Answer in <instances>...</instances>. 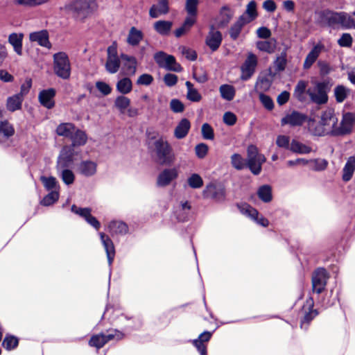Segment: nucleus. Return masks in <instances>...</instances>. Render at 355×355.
I'll return each mask as SVG.
<instances>
[{
  "mask_svg": "<svg viewBox=\"0 0 355 355\" xmlns=\"http://www.w3.org/2000/svg\"><path fill=\"white\" fill-rule=\"evenodd\" d=\"M338 122V119L334 111L328 108L322 112L319 121L315 119L308 121V130L314 136H337Z\"/></svg>",
  "mask_w": 355,
  "mask_h": 355,
  "instance_id": "nucleus-1",
  "label": "nucleus"
},
{
  "mask_svg": "<svg viewBox=\"0 0 355 355\" xmlns=\"http://www.w3.org/2000/svg\"><path fill=\"white\" fill-rule=\"evenodd\" d=\"M97 9L96 0H75L66 6V10L80 21L90 17Z\"/></svg>",
  "mask_w": 355,
  "mask_h": 355,
  "instance_id": "nucleus-2",
  "label": "nucleus"
},
{
  "mask_svg": "<svg viewBox=\"0 0 355 355\" xmlns=\"http://www.w3.org/2000/svg\"><path fill=\"white\" fill-rule=\"evenodd\" d=\"M154 152L156 161L161 165H171L175 160V155L169 143L163 138L154 142Z\"/></svg>",
  "mask_w": 355,
  "mask_h": 355,
  "instance_id": "nucleus-3",
  "label": "nucleus"
},
{
  "mask_svg": "<svg viewBox=\"0 0 355 355\" xmlns=\"http://www.w3.org/2000/svg\"><path fill=\"white\" fill-rule=\"evenodd\" d=\"M266 161L265 155L260 153L255 146L250 145L248 146L247 149L246 167L249 168L252 174L255 175H259L262 170V165Z\"/></svg>",
  "mask_w": 355,
  "mask_h": 355,
  "instance_id": "nucleus-4",
  "label": "nucleus"
},
{
  "mask_svg": "<svg viewBox=\"0 0 355 355\" xmlns=\"http://www.w3.org/2000/svg\"><path fill=\"white\" fill-rule=\"evenodd\" d=\"M53 71L60 78L67 80L71 75V64L68 55L64 52L53 55Z\"/></svg>",
  "mask_w": 355,
  "mask_h": 355,
  "instance_id": "nucleus-5",
  "label": "nucleus"
},
{
  "mask_svg": "<svg viewBox=\"0 0 355 355\" xmlns=\"http://www.w3.org/2000/svg\"><path fill=\"white\" fill-rule=\"evenodd\" d=\"M328 83L315 82V87L309 88L306 92L311 101L318 105L325 104L328 101Z\"/></svg>",
  "mask_w": 355,
  "mask_h": 355,
  "instance_id": "nucleus-6",
  "label": "nucleus"
},
{
  "mask_svg": "<svg viewBox=\"0 0 355 355\" xmlns=\"http://www.w3.org/2000/svg\"><path fill=\"white\" fill-rule=\"evenodd\" d=\"M156 63L161 68L168 71L180 72L182 70L180 64L177 63L174 56L168 55L163 51H159L154 55Z\"/></svg>",
  "mask_w": 355,
  "mask_h": 355,
  "instance_id": "nucleus-7",
  "label": "nucleus"
},
{
  "mask_svg": "<svg viewBox=\"0 0 355 355\" xmlns=\"http://www.w3.org/2000/svg\"><path fill=\"white\" fill-rule=\"evenodd\" d=\"M71 161L70 156L64 157L62 155L58 157L57 162V170L58 172L64 182L67 185L72 184L75 180V175L72 171L67 169L68 163Z\"/></svg>",
  "mask_w": 355,
  "mask_h": 355,
  "instance_id": "nucleus-8",
  "label": "nucleus"
},
{
  "mask_svg": "<svg viewBox=\"0 0 355 355\" xmlns=\"http://www.w3.org/2000/svg\"><path fill=\"white\" fill-rule=\"evenodd\" d=\"M123 337V333L118 330H112L111 333L107 334H99L92 336L89 341V345L91 347H94L97 349L103 347L107 342L112 339L121 340Z\"/></svg>",
  "mask_w": 355,
  "mask_h": 355,
  "instance_id": "nucleus-9",
  "label": "nucleus"
},
{
  "mask_svg": "<svg viewBox=\"0 0 355 355\" xmlns=\"http://www.w3.org/2000/svg\"><path fill=\"white\" fill-rule=\"evenodd\" d=\"M202 194L206 198H210L216 202H222L225 198V189L220 184L210 183L206 186Z\"/></svg>",
  "mask_w": 355,
  "mask_h": 355,
  "instance_id": "nucleus-10",
  "label": "nucleus"
},
{
  "mask_svg": "<svg viewBox=\"0 0 355 355\" xmlns=\"http://www.w3.org/2000/svg\"><path fill=\"white\" fill-rule=\"evenodd\" d=\"M329 275L324 268L317 269L312 276L313 290L317 293H322L326 286Z\"/></svg>",
  "mask_w": 355,
  "mask_h": 355,
  "instance_id": "nucleus-11",
  "label": "nucleus"
},
{
  "mask_svg": "<svg viewBox=\"0 0 355 355\" xmlns=\"http://www.w3.org/2000/svg\"><path fill=\"white\" fill-rule=\"evenodd\" d=\"M355 123V114L346 112L343 115L340 123H337V136L349 134Z\"/></svg>",
  "mask_w": 355,
  "mask_h": 355,
  "instance_id": "nucleus-12",
  "label": "nucleus"
},
{
  "mask_svg": "<svg viewBox=\"0 0 355 355\" xmlns=\"http://www.w3.org/2000/svg\"><path fill=\"white\" fill-rule=\"evenodd\" d=\"M120 67V60L117 55L116 48L110 46L107 48V58L105 63V69L110 73H115Z\"/></svg>",
  "mask_w": 355,
  "mask_h": 355,
  "instance_id": "nucleus-13",
  "label": "nucleus"
},
{
  "mask_svg": "<svg viewBox=\"0 0 355 355\" xmlns=\"http://www.w3.org/2000/svg\"><path fill=\"white\" fill-rule=\"evenodd\" d=\"M239 209L243 215L250 218L257 224L263 227H267L268 225L269 222L268 219L263 216L259 217L258 211L250 205L248 204H242L239 205Z\"/></svg>",
  "mask_w": 355,
  "mask_h": 355,
  "instance_id": "nucleus-14",
  "label": "nucleus"
},
{
  "mask_svg": "<svg viewBox=\"0 0 355 355\" xmlns=\"http://www.w3.org/2000/svg\"><path fill=\"white\" fill-rule=\"evenodd\" d=\"M257 64V56L254 54L250 53L241 67L242 74L241 78L243 80H248L254 73Z\"/></svg>",
  "mask_w": 355,
  "mask_h": 355,
  "instance_id": "nucleus-15",
  "label": "nucleus"
},
{
  "mask_svg": "<svg viewBox=\"0 0 355 355\" xmlns=\"http://www.w3.org/2000/svg\"><path fill=\"white\" fill-rule=\"evenodd\" d=\"M178 170L176 168H165L157 176V185L164 187L178 177Z\"/></svg>",
  "mask_w": 355,
  "mask_h": 355,
  "instance_id": "nucleus-16",
  "label": "nucleus"
},
{
  "mask_svg": "<svg viewBox=\"0 0 355 355\" xmlns=\"http://www.w3.org/2000/svg\"><path fill=\"white\" fill-rule=\"evenodd\" d=\"M222 34L219 31L215 29L212 25L205 39V44L211 50L216 51L218 50L222 43Z\"/></svg>",
  "mask_w": 355,
  "mask_h": 355,
  "instance_id": "nucleus-17",
  "label": "nucleus"
},
{
  "mask_svg": "<svg viewBox=\"0 0 355 355\" xmlns=\"http://www.w3.org/2000/svg\"><path fill=\"white\" fill-rule=\"evenodd\" d=\"M71 211L83 217L95 230H98L101 227L99 221L91 214V209L89 208H80L73 205L71 207Z\"/></svg>",
  "mask_w": 355,
  "mask_h": 355,
  "instance_id": "nucleus-18",
  "label": "nucleus"
},
{
  "mask_svg": "<svg viewBox=\"0 0 355 355\" xmlns=\"http://www.w3.org/2000/svg\"><path fill=\"white\" fill-rule=\"evenodd\" d=\"M306 120V115L297 111L287 114L281 120L282 125L300 126Z\"/></svg>",
  "mask_w": 355,
  "mask_h": 355,
  "instance_id": "nucleus-19",
  "label": "nucleus"
},
{
  "mask_svg": "<svg viewBox=\"0 0 355 355\" xmlns=\"http://www.w3.org/2000/svg\"><path fill=\"white\" fill-rule=\"evenodd\" d=\"M324 45L321 42L315 44L305 58L303 63L304 69H310L317 60L320 53L324 51Z\"/></svg>",
  "mask_w": 355,
  "mask_h": 355,
  "instance_id": "nucleus-20",
  "label": "nucleus"
},
{
  "mask_svg": "<svg viewBox=\"0 0 355 355\" xmlns=\"http://www.w3.org/2000/svg\"><path fill=\"white\" fill-rule=\"evenodd\" d=\"M29 40L32 42H37L41 46L47 49L51 47V44L49 40V33L46 30L31 33Z\"/></svg>",
  "mask_w": 355,
  "mask_h": 355,
  "instance_id": "nucleus-21",
  "label": "nucleus"
},
{
  "mask_svg": "<svg viewBox=\"0 0 355 355\" xmlns=\"http://www.w3.org/2000/svg\"><path fill=\"white\" fill-rule=\"evenodd\" d=\"M101 241L105 248L109 266L112 264L115 256V249L112 241L104 233H99Z\"/></svg>",
  "mask_w": 355,
  "mask_h": 355,
  "instance_id": "nucleus-22",
  "label": "nucleus"
},
{
  "mask_svg": "<svg viewBox=\"0 0 355 355\" xmlns=\"http://www.w3.org/2000/svg\"><path fill=\"white\" fill-rule=\"evenodd\" d=\"M55 95V90L53 88L42 90L40 92L38 96L40 103L47 109H51L55 105L53 100Z\"/></svg>",
  "mask_w": 355,
  "mask_h": 355,
  "instance_id": "nucleus-23",
  "label": "nucleus"
},
{
  "mask_svg": "<svg viewBox=\"0 0 355 355\" xmlns=\"http://www.w3.org/2000/svg\"><path fill=\"white\" fill-rule=\"evenodd\" d=\"M169 11L168 1L166 0H158L157 4L151 6L149 15L152 18H157L160 15H166Z\"/></svg>",
  "mask_w": 355,
  "mask_h": 355,
  "instance_id": "nucleus-24",
  "label": "nucleus"
},
{
  "mask_svg": "<svg viewBox=\"0 0 355 355\" xmlns=\"http://www.w3.org/2000/svg\"><path fill=\"white\" fill-rule=\"evenodd\" d=\"M24 35L22 33H12L8 35V42L14 51L19 55L22 54V42Z\"/></svg>",
  "mask_w": 355,
  "mask_h": 355,
  "instance_id": "nucleus-25",
  "label": "nucleus"
},
{
  "mask_svg": "<svg viewBox=\"0 0 355 355\" xmlns=\"http://www.w3.org/2000/svg\"><path fill=\"white\" fill-rule=\"evenodd\" d=\"M355 172V156H350L347 158L342 170V180L344 182H349L353 177Z\"/></svg>",
  "mask_w": 355,
  "mask_h": 355,
  "instance_id": "nucleus-26",
  "label": "nucleus"
},
{
  "mask_svg": "<svg viewBox=\"0 0 355 355\" xmlns=\"http://www.w3.org/2000/svg\"><path fill=\"white\" fill-rule=\"evenodd\" d=\"M191 206L189 201H181L176 207L175 214L179 221L187 220L191 214Z\"/></svg>",
  "mask_w": 355,
  "mask_h": 355,
  "instance_id": "nucleus-27",
  "label": "nucleus"
},
{
  "mask_svg": "<svg viewBox=\"0 0 355 355\" xmlns=\"http://www.w3.org/2000/svg\"><path fill=\"white\" fill-rule=\"evenodd\" d=\"M211 337V333L207 331L202 332L197 339L193 340V345L197 348L201 355L207 354V347L204 344L208 342Z\"/></svg>",
  "mask_w": 355,
  "mask_h": 355,
  "instance_id": "nucleus-28",
  "label": "nucleus"
},
{
  "mask_svg": "<svg viewBox=\"0 0 355 355\" xmlns=\"http://www.w3.org/2000/svg\"><path fill=\"white\" fill-rule=\"evenodd\" d=\"M97 165L92 161H83L78 167V172L86 177L94 175L96 173Z\"/></svg>",
  "mask_w": 355,
  "mask_h": 355,
  "instance_id": "nucleus-29",
  "label": "nucleus"
},
{
  "mask_svg": "<svg viewBox=\"0 0 355 355\" xmlns=\"http://www.w3.org/2000/svg\"><path fill=\"white\" fill-rule=\"evenodd\" d=\"M191 128V123L187 119H182L177 125L174 130V136L178 139L184 138Z\"/></svg>",
  "mask_w": 355,
  "mask_h": 355,
  "instance_id": "nucleus-30",
  "label": "nucleus"
},
{
  "mask_svg": "<svg viewBox=\"0 0 355 355\" xmlns=\"http://www.w3.org/2000/svg\"><path fill=\"white\" fill-rule=\"evenodd\" d=\"M24 98L21 94H15L7 99L6 108L10 112H15L21 108Z\"/></svg>",
  "mask_w": 355,
  "mask_h": 355,
  "instance_id": "nucleus-31",
  "label": "nucleus"
},
{
  "mask_svg": "<svg viewBox=\"0 0 355 355\" xmlns=\"http://www.w3.org/2000/svg\"><path fill=\"white\" fill-rule=\"evenodd\" d=\"M15 133V129L8 121L0 122V142H3L12 137Z\"/></svg>",
  "mask_w": 355,
  "mask_h": 355,
  "instance_id": "nucleus-32",
  "label": "nucleus"
},
{
  "mask_svg": "<svg viewBox=\"0 0 355 355\" xmlns=\"http://www.w3.org/2000/svg\"><path fill=\"white\" fill-rule=\"evenodd\" d=\"M257 17V3L254 1H251L247 5L245 12L240 17H243L244 21L248 24L255 19Z\"/></svg>",
  "mask_w": 355,
  "mask_h": 355,
  "instance_id": "nucleus-33",
  "label": "nucleus"
},
{
  "mask_svg": "<svg viewBox=\"0 0 355 355\" xmlns=\"http://www.w3.org/2000/svg\"><path fill=\"white\" fill-rule=\"evenodd\" d=\"M173 22L166 20H159L154 23L153 28L161 35H167L171 32Z\"/></svg>",
  "mask_w": 355,
  "mask_h": 355,
  "instance_id": "nucleus-34",
  "label": "nucleus"
},
{
  "mask_svg": "<svg viewBox=\"0 0 355 355\" xmlns=\"http://www.w3.org/2000/svg\"><path fill=\"white\" fill-rule=\"evenodd\" d=\"M76 128L71 123H62L57 127L55 131L58 135L70 139Z\"/></svg>",
  "mask_w": 355,
  "mask_h": 355,
  "instance_id": "nucleus-35",
  "label": "nucleus"
},
{
  "mask_svg": "<svg viewBox=\"0 0 355 355\" xmlns=\"http://www.w3.org/2000/svg\"><path fill=\"white\" fill-rule=\"evenodd\" d=\"M233 12L230 7L227 6H223L220 10L218 15V26L223 27L226 26L231 20Z\"/></svg>",
  "mask_w": 355,
  "mask_h": 355,
  "instance_id": "nucleus-36",
  "label": "nucleus"
},
{
  "mask_svg": "<svg viewBox=\"0 0 355 355\" xmlns=\"http://www.w3.org/2000/svg\"><path fill=\"white\" fill-rule=\"evenodd\" d=\"M276 40L274 38L269 40L258 41L256 43L257 48L268 53H272L276 49Z\"/></svg>",
  "mask_w": 355,
  "mask_h": 355,
  "instance_id": "nucleus-37",
  "label": "nucleus"
},
{
  "mask_svg": "<svg viewBox=\"0 0 355 355\" xmlns=\"http://www.w3.org/2000/svg\"><path fill=\"white\" fill-rule=\"evenodd\" d=\"M70 139L73 146H80L86 144L87 137L84 131L76 128Z\"/></svg>",
  "mask_w": 355,
  "mask_h": 355,
  "instance_id": "nucleus-38",
  "label": "nucleus"
},
{
  "mask_svg": "<svg viewBox=\"0 0 355 355\" xmlns=\"http://www.w3.org/2000/svg\"><path fill=\"white\" fill-rule=\"evenodd\" d=\"M143 37V33L141 31L137 29L135 27H132L130 29L127 42L132 46H137L142 40Z\"/></svg>",
  "mask_w": 355,
  "mask_h": 355,
  "instance_id": "nucleus-39",
  "label": "nucleus"
},
{
  "mask_svg": "<svg viewBox=\"0 0 355 355\" xmlns=\"http://www.w3.org/2000/svg\"><path fill=\"white\" fill-rule=\"evenodd\" d=\"M290 150L297 154H308L311 152V148L293 139L290 145Z\"/></svg>",
  "mask_w": 355,
  "mask_h": 355,
  "instance_id": "nucleus-40",
  "label": "nucleus"
},
{
  "mask_svg": "<svg viewBox=\"0 0 355 355\" xmlns=\"http://www.w3.org/2000/svg\"><path fill=\"white\" fill-rule=\"evenodd\" d=\"M108 228L112 234H125L128 230L127 225L121 221L111 222Z\"/></svg>",
  "mask_w": 355,
  "mask_h": 355,
  "instance_id": "nucleus-41",
  "label": "nucleus"
},
{
  "mask_svg": "<svg viewBox=\"0 0 355 355\" xmlns=\"http://www.w3.org/2000/svg\"><path fill=\"white\" fill-rule=\"evenodd\" d=\"M245 24H247V23L244 21L243 17H239L230 29L229 33L230 37L234 40H236L239 37L243 27Z\"/></svg>",
  "mask_w": 355,
  "mask_h": 355,
  "instance_id": "nucleus-42",
  "label": "nucleus"
},
{
  "mask_svg": "<svg viewBox=\"0 0 355 355\" xmlns=\"http://www.w3.org/2000/svg\"><path fill=\"white\" fill-rule=\"evenodd\" d=\"M130 105V99L124 95L119 96L114 101V106L121 114H125Z\"/></svg>",
  "mask_w": 355,
  "mask_h": 355,
  "instance_id": "nucleus-43",
  "label": "nucleus"
},
{
  "mask_svg": "<svg viewBox=\"0 0 355 355\" xmlns=\"http://www.w3.org/2000/svg\"><path fill=\"white\" fill-rule=\"evenodd\" d=\"M132 89V83L130 78H123L116 83V89L121 94L125 95L129 94Z\"/></svg>",
  "mask_w": 355,
  "mask_h": 355,
  "instance_id": "nucleus-44",
  "label": "nucleus"
},
{
  "mask_svg": "<svg viewBox=\"0 0 355 355\" xmlns=\"http://www.w3.org/2000/svg\"><path fill=\"white\" fill-rule=\"evenodd\" d=\"M349 94L350 89L344 85H340L334 88V96L337 103H343Z\"/></svg>",
  "mask_w": 355,
  "mask_h": 355,
  "instance_id": "nucleus-45",
  "label": "nucleus"
},
{
  "mask_svg": "<svg viewBox=\"0 0 355 355\" xmlns=\"http://www.w3.org/2000/svg\"><path fill=\"white\" fill-rule=\"evenodd\" d=\"M121 58L125 62V66L127 69L128 73L135 74L137 69V60L135 57L125 54H121Z\"/></svg>",
  "mask_w": 355,
  "mask_h": 355,
  "instance_id": "nucleus-46",
  "label": "nucleus"
},
{
  "mask_svg": "<svg viewBox=\"0 0 355 355\" xmlns=\"http://www.w3.org/2000/svg\"><path fill=\"white\" fill-rule=\"evenodd\" d=\"M257 195L263 202H270L272 199L271 187L268 184L261 186L258 189Z\"/></svg>",
  "mask_w": 355,
  "mask_h": 355,
  "instance_id": "nucleus-47",
  "label": "nucleus"
},
{
  "mask_svg": "<svg viewBox=\"0 0 355 355\" xmlns=\"http://www.w3.org/2000/svg\"><path fill=\"white\" fill-rule=\"evenodd\" d=\"M40 180L47 191H58L60 187L55 178L41 176Z\"/></svg>",
  "mask_w": 355,
  "mask_h": 355,
  "instance_id": "nucleus-48",
  "label": "nucleus"
},
{
  "mask_svg": "<svg viewBox=\"0 0 355 355\" xmlns=\"http://www.w3.org/2000/svg\"><path fill=\"white\" fill-rule=\"evenodd\" d=\"M271 83L272 82L269 77L266 76H260L256 83L255 89L259 94L263 93L270 89Z\"/></svg>",
  "mask_w": 355,
  "mask_h": 355,
  "instance_id": "nucleus-49",
  "label": "nucleus"
},
{
  "mask_svg": "<svg viewBox=\"0 0 355 355\" xmlns=\"http://www.w3.org/2000/svg\"><path fill=\"white\" fill-rule=\"evenodd\" d=\"M196 22V19L192 17H186L182 26L179 28L176 29L175 31V35L176 37H180L187 32H188L190 28L193 26V25Z\"/></svg>",
  "mask_w": 355,
  "mask_h": 355,
  "instance_id": "nucleus-50",
  "label": "nucleus"
},
{
  "mask_svg": "<svg viewBox=\"0 0 355 355\" xmlns=\"http://www.w3.org/2000/svg\"><path fill=\"white\" fill-rule=\"evenodd\" d=\"M219 91L220 93V96L223 99H225L226 101H232L235 96V89L233 86L230 85H222L220 88Z\"/></svg>",
  "mask_w": 355,
  "mask_h": 355,
  "instance_id": "nucleus-51",
  "label": "nucleus"
},
{
  "mask_svg": "<svg viewBox=\"0 0 355 355\" xmlns=\"http://www.w3.org/2000/svg\"><path fill=\"white\" fill-rule=\"evenodd\" d=\"M49 0H12L16 6L35 7L47 3Z\"/></svg>",
  "mask_w": 355,
  "mask_h": 355,
  "instance_id": "nucleus-52",
  "label": "nucleus"
},
{
  "mask_svg": "<svg viewBox=\"0 0 355 355\" xmlns=\"http://www.w3.org/2000/svg\"><path fill=\"white\" fill-rule=\"evenodd\" d=\"M198 3L199 0H186L185 10L189 15L187 17L196 19L198 14Z\"/></svg>",
  "mask_w": 355,
  "mask_h": 355,
  "instance_id": "nucleus-53",
  "label": "nucleus"
},
{
  "mask_svg": "<svg viewBox=\"0 0 355 355\" xmlns=\"http://www.w3.org/2000/svg\"><path fill=\"white\" fill-rule=\"evenodd\" d=\"M187 88V98L193 102H198L201 99V95L199 94L197 89L193 88V84L187 81L185 83Z\"/></svg>",
  "mask_w": 355,
  "mask_h": 355,
  "instance_id": "nucleus-54",
  "label": "nucleus"
},
{
  "mask_svg": "<svg viewBox=\"0 0 355 355\" xmlns=\"http://www.w3.org/2000/svg\"><path fill=\"white\" fill-rule=\"evenodd\" d=\"M340 25L347 29L355 28V19L348 13L341 12Z\"/></svg>",
  "mask_w": 355,
  "mask_h": 355,
  "instance_id": "nucleus-55",
  "label": "nucleus"
},
{
  "mask_svg": "<svg viewBox=\"0 0 355 355\" xmlns=\"http://www.w3.org/2000/svg\"><path fill=\"white\" fill-rule=\"evenodd\" d=\"M231 164L237 170H242L246 167V159H244L240 154L234 153L231 156Z\"/></svg>",
  "mask_w": 355,
  "mask_h": 355,
  "instance_id": "nucleus-56",
  "label": "nucleus"
},
{
  "mask_svg": "<svg viewBox=\"0 0 355 355\" xmlns=\"http://www.w3.org/2000/svg\"><path fill=\"white\" fill-rule=\"evenodd\" d=\"M309 164H311V168L315 171H324L328 166V162L324 159H309Z\"/></svg>",
  "mask_w": 355,
  "mask_h": 355,
  "instance_id": "nucleus-57",
  "label": "nucleus"
},
{
  "mask_svg": "<svg viewBox=\"0 0 355 355\" xmlns=\"http://www.w3.org/2000/svg\"><path fill=\"white\" fill-rule=\"evenodd\" d=\"M187 183L192 189H199L202 187L203 180L198 174L193 173L188 178Z\"/></svg>",
  "mask_w": 355,
  "mask_h": 355,
  "instance_id": "nucleus-58",
  "label": "nucleus"
},
{
  "mask_svg": "<svg viewBox=\"0 0 355 355\" xmlns=\"http://www.w3.org/2000/svg\"><path fill=\"white\" fill-rule=\"evenodd\" d=\"M59 198L58 191H51L47 194L41 201V204L44 206H49L53 205Z\"/></svg>",
  "mask_w": 355,
  "mask_h": 355,
  "instance_id": "nucleus-59",
  "label": "nucleus"
},
{
  "mask_svg": "<svg viewBox=\"0 0 355 355\" xmlns=\"http://www.w3.org/2000/svg\"><path fill=\"white\" fill-rule=\"evenodd\" d=\"M307 87V83L304 80H300L295 86L294 94L295 97L302 101Z\"/></svg>",
  "mask_w": 355,
  "mask_h": 355,
  "instance_id": "nucleus-60",
  "label": "nucleus"
},
{
  "mask_svg": "<svg viewBox=\"0 0 355 355\" xmlns=\"http://www.w3.org/2000/svg\"><path fill=\"white\" fill-rule=\"evenodd\" d=\"M202 135L205 139L213 140L214 139V130L211 126L205 123L202 125Z\"/></svg>",
  "mask_w": 355,
  "mask_h": 355,
  "instance_id": "nucleus-61",
  "label": "nucleus"
},
{
  "mask_svg": "<svg viewBox=\"0 0 355 355\" xmlns=\"http://www.w3.org/2000/svg\"><path fill=\"white\" fill-rule=\"evenodd\" d=\"M318 312L315 310H311L306 313L304 318L301 320L300 327L302 329H307L309 323L317 315Z\"/></svg>",
  "mask_w": 355,
  "mask_h": 355,
  "instance_id": "nucleus-62",
  "label": "nucleus"
},
{
  "mask_svg": "<svg viewBox=\"0 0 355 355\" xmlns=\"http://www.w3.org/2000/svg\"><path fill=\"white\" fill-rule=\"evenodd\" d=\"M209 147L206 144L200 143L196 146L195 153L199 159H203L208 153Z\"/></svg>",
  "mask_w": 355,
  "mask_h": 355,
  "instance_id": "nucleus-63",
  "label": "nucleus"
},
{
  "mask_svg": "<svg viewBox=\"0 0 355 355\" xmlns=\"http://www.w3.org/2000/svg\"><path fill=\"white\" fill-rule=\"evenodd\" d=\"M18 345V340L14 336H6L3 341V346L7 350L15 348Z\"/></svg>",
  "mask_w": 355,
  "mask_h": 355,
  "instance_id": "nucleus-64",
  "label": "nucleus"
}]
</instances>
